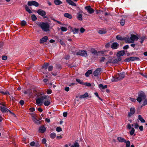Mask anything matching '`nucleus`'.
I'll return each instance as SVG.
<instances>
[{
    "label": "nucleus",
    "mask_w": 147,
    "mask_h": 147,
    "mask_svg": "<svg viewBox=\"0 0 147 147\" xmlns=\"http://www.w3.org/2000/svg\"><path fill=\"white\" fill-rule=\"evenodd\" d=\"M37 25L44 31L47 32L49 30L50 25L49 23L47 22H39Z\"/></svg>",
    "instance_id": "nucleus-2"
},
{
    "label": "nucleus",
    "mask_w": 147,
    "mask_h": 147,
    "mask_svg": "<svg viewBox=\"0 0 147 147\" xmlns=\"http://www.w3.org/2000/svg\"><path fill=\"white\" fill-rule=\"evenodd\" d=\"M106 32L105 30H99L98 31V33L100 34H104L106 33Z\"/></svg>",
    "instance_id": "nucleus-42"
},
{
    "label": "nucleus",
    "mask_w": 147,
    "mask_h": 147,
    "mask_svg": "<svg viewBox=\"0 0 147 147\" xmlns=\"http://www.w3.org/2000/svg\"><path fill=\"white\" fill-rule=\"evenodd\" d=\"M76 55L85 57H86L88 55L86 51L84 50H79L76 53Z\"/></svg>",
    "instance_id": "nucleus-8"
},
{
    "label": "nucleus",
    "mask_w": 147,
    "mask_h": 147,
    "mask_svg": "<svg viewBox=\"0 0 147 147\" xmlns=\"http://www.w3.org/2000/svg\"><path fill=\"white\" fill-rule=\"evenodd\" d=\"M64 16L65 17L70 19H71L72 18L71 15L68 13H65L64 14Z\"/></svg>",
    "instance_id": "nucleus-22"
},
{
    "label": "nucleus",
    "mask_w": 147,
    "mask_h": 147,
    "mask_svg": "<svg viewBox=\"0 0 147 147\" xmlns=\"http://www.w3.org/2000/svg\"><path fill=\"white\" fill-rule=\"evenodd\" d=\"M51 103V102L50 101L48 100H46L45 101L44 104L46 106H48Z\"/></svg>",
    "instance_id": "nucleus-34"
},
{
    "label": "nucleus",
    "mask_w": 147,
    "mask_h": 147,
    "mask_svg": "<svg viewBox=\"0 0 147 147\" xmlns=\"http://www.w3.org/2000/svg\"><path fill=\"white\" fill-rule=\"evenodd\" d=\"M79 145L78 142H75L73 145L71 146V147H79Z\"/></svg>",
    "instance_id": "nucleus-38"
},
{
    "label": "nucleus",
    "mask_w": 147,
    "mask_h": 147,
    "mask_svg": "<svg viewBox=\"0 0 147 147\" xmlns=\"http://www.w3.org/2000/svg\"><path fill=\"white\" fill-rule=\"evenodd\" d=\"M53 69V67L52 65L49 66L48 68V69L49 71H51Z\"/></svg>",
    "instance_id": "nucleus-44"
},
{
    "label": "nucleus",
    "mask_w": 147,
    "mask_h": 147,
    "mask_svg": "<svg viewBox=\"0 0 147 147\" xmlns=\"http://www.w3.org/2000/svg\"><path fill=\"white\" fill-rule=\"evenodd\" d=\"M83 85L87 86L88 87H90L91 86V84L90 83H88V82H86V83H84Z\"/></svg>",
    "instance_id": "nucleus-45"
},
{
    "label": "nucleus",
    "mask_w": 147,
    "mask_h": 147,
    "mask_svg": "<svg viewBox=\"0 0 147 147\" xmlns=\"http://www.w3.org/2000/svg\"><path fill=\"white\" fill-rule=\"evenodd\" d=\"M129 45H127L123 47V49H128L129 48Z\"/></svg>",
    "instance_id": "nucleus-59"
},
{
    "label": "nucleus",
    "mask_w": 147,
    "mask_h": 147,
    "mask_svg": "<svg viewBox=\"0 0 147 147\" xmlns=\"http://www.w3.org/2000/svg\"><path fill=\"white\" fill-rule=\"evenodd\" d=\"M61 29L62 31H65L67 30V28L66 27L62 26L61 27Z\"/></svg>",
    "instance_id": "nucleus-41"
},
{
    "label": "nucleus",
    "mask_w": 147,
    "mask_h": 147,
    "mask_svg": "<svg viewBox=\"0 0 147 147\" xmlns=\"http://www.w3.org/2000/svg\"><path fill=\"white\" fill-rule=\"evenodd\" d=\"M0 104L3 106H0V110L1 112L3 113L7 112L8 109L6 108L5 105L1 103H0Z\"/></svg>",
    "instance_id": "nucleus-12"
},
{
    "label": "nucleus",
    "mask_w": 147,
    "mask_h": 147,
    "mask_svg": "<svg viewBox=\"0 0 147 147\" xmlns=\"http://www.w3.org/2000/svg\"><path fill=\"white\" fill-rule=\"evenodd\" d=\"M35 143L34 142H32L30 143V145L32 146H33L34 145Z\"/></svg>",
    "instance_id": "nucleus-64"
},
{
    "label": "nucleus",
    "mask_w": 147,
    "mask_h": 147,
    "mask_svg": "<svg viewBox=\"0 0 147 147\" xmlns=\"http://www.w3.org/2000/svg\"><path fill=\"white\" fill-rule=\"evenodd\" d=\"M1 93H3L5 95H7V94H9V92L8 91H6L5 92H2Z\"/></svg>",
    "instance_id": "nucleus-61"
},
{
    "label": "nucleus",
    "mask_w": 147,
    "mask_h": 147,
    "mask_svg": "<svg viewBox=\"0 0 147 147\" xmlns=\"http://www.w3.org/2000/svg\"><path fill=\"white\" fill-rule=\"evenodd\" d=\"M31 18L32 20L33 21H35L37 19V18L36 16L34 14H33L32 15Z\"/></svg>",
    "instance_id": "nucleus-35"
},
{
    "label": "nucleus",
    "mask_w": 147,
    "mask_h": 147,
    "mask_svg": "<svg viewBox=\"0 0 147 147\" xmlns=\"http://www.w3.org/2000/svg\"><path fill=\"white\" fill-rule=\"evenodd\" d=\"M89 96L87 92H86L85 94H84L83 95H81L80 97L79 98H80L82 99L83 98H84L86 97H87Z\"/></svg>",
    "instance_id": "nucleus-23"
},
{
    "label": "nucleus",
    "mask_w": 147,
    "mask_h": 147,
    "mask_svg": "<svg viewBox=\"0 0 147 147\" xmlns=\"http://www.w3.org/2000/svg\"><path fill=\"white\" fill-rule=\"evenodd\" d=\"M32 120L34 122L37 124H39L41 123V121H40L39 120H40L41 119H40L39 120L38 119V117L37 115H33L32 116Z\"/></svg>",
    "instance_id": "nucleus-6"
},
{
    "label": "nucleus",
    "mask_w": 147,
    "mask_h": 147,
    "mask_svg": "<svg viewBox=\"0 0 147 147\" xmlns=\"http://www.w3.org/2000/svg\"><path fill=\"white\" fill-rule=\"evenodd\" d=\"M56 136V134L55 133H52L50 135V137L52 139L55 138Z\"/></svg>",
    "instance_id": "nucleus-31"
},
{
    "label": "nucleus",
    "mask_w": 147,
    "mask_h": 147,
    "mask_svg": "<svg viewBox=\"0 0 147 147\" xmlns=\"http://www.w3.org/2000/svg\"><path fill=\"white\" fill-rule=\"evenodd\" d=\"M21 24L22 26H24L26 24V22L25 21L23 20L21 22Z\"/></svg>",
    "instance_id": "nucleus-48"
},
{
    "label": "nucleus",
    "mask_w": 147,
    "mask_h": 147,
    "mask_svg": "<svg viewBox=\"0 0 147 147\" xmlns=\"http://www.w3.org/2000/svg\"><path fill=\"white\" fill-rule=\"evenodd\" d=\"M124 143H126V147H130V142L129 141H126H126Z\"/></svg>",
    "instance_id": "nucleus-33"
},
{
    "label": "nucleus",
    "mask_w": 147,
    "mask_h": 147,
    "mask_svg": "<svg viewBox=\"0 0 147 147\" xmlns=\"http://www.w3.org/2000/svg\"><path fill=\"white\" fill-rule=\"evenodd\" d=\"M145 38L144 37H141L140 38V42L141 44L142 43V42L145 40Z\"/></svg>",
    "instance_id": "nucleus-43"
},
{
    "label": "nucleus",
    "mask_w": 147,
    "mask_h": 147,
    "mask_svg": "<svg viewBox=\"0 0 147 147\" xmlns=\"http://www.w3.org/2000/svg\"><path fill=\"white\" fill-rule=\"evenodd\" d=\"M27 90L28 94L31 95L33 94L32 93V90L31 89H28Z\"/></svg>",
    "instance_id": "nucleus-46"
},
{
    "label": "nucleus",
    "mask_w": 147,
    "mask_h": 147,
    "mask_svg": "<svg viewBox=\"0 0 147 147\" xmlns=\"http://www.w3.org/2000/svg\"><path fill=\"white\" fill-rule=\"evenodd\" d=\"M52 90L51 89H48L47 90V92L48 94H50L51 93Z\"/></svg>",
    "instance_id": "nucleus-51"
},
{
    "label": "nucleus",
    "mask_w": 147,
    "mask_h": 147,
    "mask_svg": "<svg viewBox=\"0 0 147 147\" xmlns=\"http://www.w3.org/2000/svg\"><path fill=\"white\" fill-rule=\"evenodd\" d=\"M135 112V109L134 108H131L130 109V112L128 113V117H131L132 115L134 114Z\"/></svg>",
    "instance_id": "nucleus-16"
},
{
    "label": "nucleus",
    "mask_w": 147,
    "mask_h": 147,
    "mask_svg": "<svg viewBox=\"0 0 147 147\" xmlns=\"http://www.w3.org/2000/svg\"><path fill=\"white\" fill-rule=\"evenodd\" d=\"M134 129L133 127L131 129V130L129 133L130 135L131 136H132L134 134Z\"/></svg>",
    "instance_id": "nucleus-37"
},
{
    "label": "nucleus",
    "mask_w": 147,
    "mask_h": 147,
    "mask_svg": "<svg viewBox=\"0 0 147 147\" xmlns=\"http://www.w3.org/2000/svg\"><path fill=\"white\" fill-rule=\"evenodd\" d=\"M54 3L57 5H59L62 4V2L59 0H55L54 1Z\"/></svg>",
    "instance_id": "nucleus-25"
},
{
    "label": "nucleus",
    "mask_w": 147,
    "mask_h": 147,
    "mask_svg": "<svg viewBox=\"0 0 147 147\" xmlns=\"http://www.w3.org/2000/svg\"><path fill=\"white\" fill-rule=\"evenodd\" d=\"M82 11H81L77 14V18L78 20L80 21H82Z\"/></svg>",
    "instance_id": "nucleus-14"
},
{
    "label": "nucleus",
    "mask_w": 147,
    "mask_h": 147,
    "mask_svg": "<svg viewBox=\"0 0 147 147\" xmlns=\"http://www.w3.org/2000/svg\"><path fill=\"white\" fill-rule=\"evenodd\" d=\"M116 38L118 40H125L124 39L126 38V37H124L123 38L122 37H121L119 35H117L116 36Z\"/></svg>",
    "instance_id": "nucleus-29"
},
{
    "label": "nucleus",
    "mask_w": 147,
    "mask_h": 147,
    "mask_svg": "<svg viewBox=\"0 0 147 147\" xmlns=\"http://www.w3.org/2000/svg\"><path fill=\"white\" fill-rule=\"evenodd\" d=\"M85 30L83 28H81L80 29V31L81 33H82L85 32Z\"/></svg>",
    "instance_id": "nucleus-50"
},
{
    "label": "nucleus",
    "mask_w": 147,
    "mask_h": 147,
    "mask_svg": "<svg viewBox=\"0 0 147 147\" xmlns=\"http://www.w3.org/2000/svg\"><path fill=\"white\" fill-rule=\"evenodd\" d=\"M20 103L21 105H24V100H21L20 101Z\"/></svg>",
    "instance_id": "nucleus-60"
},
{
    "label": "nucleus",
    "mask_w": 147,
    "mask_h": 147,
    "mask_svg": "<svg viewBox=\"0 0 147 147\" xmlns=\"http://www.w3.org/2000/svg\"><path fill=\"white\" fill-rule=\"evenodd\" d=\"M118 62V60L117 59H114L113 61H108L106 63V64L107 65L109 63H115Z\"/></svg>",
    "instance_id": "nucleus-24"
},
{
    "label": "nucleus",
    "mask_w": 147,
    "mask_h": 147,
    "mask_svg": "<svg viewBox=\"0 0 147 147\" xmlns=\"http://www.w3.org/2000/svg\"><path fill=\"white\" fill-rule=\"evenodd\" d=\"M146 96L143 92H141L138 94V97L137 98L136 100L139 102L140 103L142 100H144L146 98Z\"/></svg>",
    "instance_id": "nucleus-5"
},
{
    "label": "nucleus",
    "mask_w": 147,
    "mask_h": 147,
    "mask_svg": "<svg viewBox=\"0 0 147 147\" xmlns=\"http://www.w3.org/2000/svg\"><path fill=\"white\" fill-rule=\"evenodd\" d=\"M69 90V87H66L65 88V90L67 92Z\"/></svg>",
    "instance_id": "nucleus-63"
},
{
    "label": "nucleus",
    "mask_w": 147,
    "mask_h": 147,
    "mask_svg": "<svg viewBox=\"0 0 147 147\" xmlns=\"http://www.w3.org/2000/svg\"><path fill=\"white\" fill-rule=\"evenodd\" d=\"M37 12L39 15L41 16L44 18H46L45 16L46 12L43 10L39 9L37 11Z\"/></svg>",
    "instance_id": "nucleus-10"
},
{
    "label": "nucleus",
    "mask_w": 147,
    "mask_h": 147,
    "mask_svg": "<svg viewBox=\"0 0 147 147\" xmlns=\"http://www.w3.org/2000/svg\"><path fill=\"white\" fill-rule=\"evenodd\" d=\"M67 2L69 5L72 6H76V4L71 0H66Z\"/></svg>",
    "instance_id": "nucleus-21"
},
{
    "label": "nucleus",
    "mask_w": 147,
    "mask_h": 147,
    "mask_svg": "<svg viewBox=\"0 0 147 147\" xmlns=\"http://www.w3.org/2000/svg\"><path fill=\"white\" fill-rule=\"evenodd\" d=\"M49 97L48 96L44 95L42 96L36 100V103L37 105H39L41 103L43 102L44 100H48Z\"/></svg>",
    "instance_id": "nucleus-4"
},
{
    "label": "nucleus",
    "mask_w": 147,
    "mask_h": 147,
    "mask_svg": "<svg viewBox=\"0 0 147 147\" xmlns=\"http://www.w3.org/2000/svg\"><path fill=\"white\" fill-rule=\"evenodd\" d=\"M28 4L29 6H31L32 5H34L36 7H38L39 5L38 3L34 1H28Z\"/></svg>",
    "instance_id": "nucleus-13"
},
{
    "label": "nucleus",
    "mask_w": 147,
    "mask_h": 147,
    "mask_svg": "<svg viewBox=\"0 0 147 147\" xmlns=\"http://www.w3.org/2000/svg\"><path fill=\"white\" fill-rule=\"evenodd\" d=\"M125 74L124 73L122 72L117 74L115 77H113L111 79L112 82H117L122 80L124 78Z\"/></svg>",
    "instance_id": "nucleus-3"
},
{
    "label": "nucleus",
    "mask_w": 147,
    "mask_h": 147,
    "mask_svg": "<svg viewBox=\"0 0 147 147\" xmlns=\"http://www.w3.org/2000/svg\"><path fill=\"white\" fill-rule=\"evenodd\" d=\"M67 112H64L63 113V115L64 117H65L67 116Z\"/></svg>",
    "instance_id": "nucleus-62"
},
{
    "label": "nucleus",
    "mask_w": 147,
    "mask_h": 147,
    "mask_svg": "<svg viewBox=\"0 0 147 147\" xmlns=\"http://www.w3.org/2000/svg\"><path fill=\"white\" fill-rule=\"evenodd\" d=\"M76 81L78 83H79L83 85L84 83L83 82L82 80H81L79 79H76Z\"/></svg>",
    "instance_id": "nucleus-40"
},
{
    "label": "nucleus",
    "mask_w": 147,
    "mask_h": 147,
    "mask_svg": "<svg viewBox=\"0 0 147 147\" xmlns=\"http://www.w3.org/2000/svg\"><path fill=\"white\" fill-rule=\"evenodd\" d=\"M72 31L73 32L74 34L78 33L79 31V29L78 28H75L72 29Z\"/></svg>",
    "instance_id": "nucleus-28"
},
{
    "label": "nucleus",
    "mask_w": 147,
    "mask_h": 147,
    "mask_svg": "<svg viewBox=\"0 0 147 147\" xmlns=\"http://www.w3.org/2000/svg\"><path fill=\"white\" fill-rule=\"evenodd\" d=\"M91 52L94 55H96L97 54V52L94 49H92L91 50Z\"/></svg>",
    "instance_id": "nucleus-36"
},
{
    "label": "nucleus",
    "mask_w": 147,
    "mask_h": 147,
    "mask_svg": "<svg viewBox=\"0 0 147 147\" xmlns=\"http://www.w3.org/2000/svg\"><path fill=\"white\" fill-rule=\"evenodd\" d=\"M46 142V140L45 138H43L42 140V143L43 144H45Z\"/></svg>",
    "instance_id": "nucleus-56"
},
{
    "label": "nucleus",
    "mask_w": 147,
    "mask_h": 147,
    "mask_svg": "<svg viewBox=\"0 0 147 147\" xmlns=\"http://www.w3.org/2000/svg\"><path fill=\"white\" fill-rule=\"evenodd\" d=\"M110 46H111L110 43H107L106 45H105V47L106 48H107L109 47Z\"/></svg>",
    "instance_id": "nucleus-55"
},
{
    "label": "nucleus",
    "mask_w": 147,
    "mask_h": 147,
    "mask_svg": "<svg viewBox=\"0 0 147 147\" xmlns=\"http://www.w3.org/2000/svg\"><path fill=\"white\" fill-rule=\"evenodd\" d=\"M139 38L137 36L135 35L132 34L131 35L130 37L127 36L124 39L126 43H134L135 41L137 40Z\"/></svg>",
    "instance_id": "nucleus-1"
},
{
    "label": "nucleus",
    "mask_w": 147,
    "mask_h": 147,
    "mask_svg": "<svg viewBox=\"0 0 147 147\" xmlns=\"http://www.w3.org/2000/svg\"><path fill=\"white\" fill-rule=\"evenodd\" d=\"M138 119L142 123H144L145 121V120L143 118L141 115H139L138 117Z\"/></svg>",
    "instance_id": "nucleus-30"
},
{
    "label": "nucleus",
    "mask_w": 147,
    "mask_h": 147,
    "mask_svg": "<svg viewBox=\"0 0 147 147\" xmlns=\"http://www.w3.org/2000/svg\"><path fill=\"white\" fill-rule=\"evenodd\" d=\"M127 128L129 129L132 128L131 125L130 123H128L127 126Z\"/></svg>",
    "instance_id": "nucleus-52"
},
{
    "label": "nucleus",
    "mask_w": 147,
    "mask_h": 147,
    "mask_svg": "<svg viewBox=\"0 0 147 147\" xmlns=\"http://www.w3.org/2000/svg\"><path fill=\"white\" fill-rule=\"evenodd\" d=\"M49 64L47 63H45L44 65L42 66V68L44 69L45 70H46L47 69V67L49 66Z\"/></svg>",
    "instance_id": "nucleus-27"
},
{
    "label": "nucleus",
    "mask_w": 147,
    "mask_h": 147,
    "mask_svg": "<svg viewBox=\"0 0 147 147\" xmlns=\"http://www.w3.org/2000/svg\"><path fill=\"white\" fill-rule=\"evenodd\" d=\"M117 140L120 142H124L126 141V140L123 138L119 137L117 138Z\"/></svg>",
    "instance_id": "nucleus-20"
},
{
    "label": "nucleus",
    "mask_w": 147,
    "mask_h": 147,
    "mask_svg": "<svg viewBox=\"0 0 147 147\" xmlns=\"http://www.w3.org/2000/svg\"><path fill=\"white\" fill-rule=\"evenodd\" d=\"M144 101L143 104L142 105V107H143L145 106L146 105H147V99H146V98L144 100Z\"/></svg>",
    "instance_id": "nucleus-39"
},
{
    "label": "nucleus",
    "mask_w": 147,
    "mask_h": 147,
    "mask_svg": "<svg viewBox=\"0 0 147 147\" xmlns=\"http://www.w3.org/2000/svg\"><path fill=\"white\" fill-rule=\"evenodd\" d=\"M61 66L60 64H57L56 65V68L57 69H59L61 68Z\"/></svg>",
    "instance_id": "nucleus-58"
},
{
    "label": "nucleus",
    "mask_w": 147,
    "mask_h": 147,
    "mask_svg": "<svg viewBox=\"0 0 147 147\" xmlns=\"http://www.w3.org/2000/svg\"><path fill=\"white\" fill-rule=\"evenodd\" d=\"M140 60L139 58L136 57H128L126 58L125 61V62H129L131 61H133L135 60L139 61Z\"/></svg>",
    "instance_id": "nucleus-7"
},
{
    "label": "nucleus",
    "mask_w": 147,
    "mask_h": 147,
    "mask_svg": "<svg viewBox=\"0 0 147 147\" xmlns=\"http://www.w3.org/2000/svg\"><path fill=\"white\" fill-rule=\"evenodd\" d=\"M25 9L26 11L28 12L29 13H32L31 11L29 9V7L27 5L25 6Z\"/></svg>",
    "instance_id": "nucleus-32"
},
{
    "label": "nucleus",
    "mask_w": 147,
    "mask_h": 147,
    "mask_svg": "<svg viewBox=\"0 0 147 147\" xmlns=\"http://www.w3.org/2000/svg\"><path fill=\"white\" fill-rule=\"evenodd\" d=\"M120 24L121 26H123L125 24V21L124 20L122 19L120 21Z\"/></svg>",
    "instance_id": "nucleus-47"
},
{
    "label": "nucleus",
    "mask_w": 147,
    "mask_h": 147,
    "mask_svg": "<svg viewBox=\"0 0 147 147\" xmlns=\"http://www.w3.org/2000/svg\"><path fill=\"white\" fill-rule=\"evenodd\" d=\"M48 39V37L45 36L43 37L40 40V43L42 44L44 42H46Z\"/></svg>",
    "instance_id": "nucleus-17"
},
{
    "label": "nucleus",
    "mask_w": 147,
    "mask_h": 147,
    "mask_svg": "<svg viewBox=\"0 0 147 147\" xmlns=\"http://www.w3.org/2000/svg\"><path fill=\"white\" fill-rule=\"evenodd\" d=\"M101 72V68H98L95 70L93 73L94 76L98 77L100 75Z\"/></svg>",
    "instance_id": "nucleus-9"
},
{
    "label": "nucleus",
    "mask_w": 147,
    "mask_h": 147,
    "mask_svg": "<svg viewBox=\"0 0 147 147\" xmlns=\"http://www.w3.org/2000/svg\"><path fill=\"white\" fill-rule=\"evenodd\" d=\"M46 131V128L44 126H42L39 128V131L41 133H44Z\"/></svg>",
    "instance_id": "nucleus-19"
},
{
    "label": "nucleus",
    "mask_w": 147,
    "mask_h": 147,
    "mask_svg": "<svg viewBox=\"0 0 147 147\" xmlns=\"http://www.w3.org/2000/svg\"><path fill=\"white\" fill-rule=\"evenodd\" d=\"M99 87L100 88L104 89V86L102 84H100L99 86Z\"/></svg>",
    "instance_id": "nucleus-57"
},
{
    "label": "nucleus",
    "mask_w": 147,
    "mask_h": 147,
    "mask_svg": "<svg viewBox=\"0 0 147 147\" xmlns=\"http://www.w3.org/2000/svg\"><path fill=\"white\" fill-rule=\"evenodd\" d=\"M56 130L58 132H60L62 131V129L60 127H57Z\"/></svg>",
    "instance_id": "nucleus-49"
},
{
    "label": "nucleus",
    "mask_w": 147,
    "mask_h": 147,
    "mask_svg": "<svg viewBox=\"0 0 147 147\" xmlns=\"http://www.w3.org/2000/svg\"><path fill=\"white\" fill-rule=\"evenodd\" d=\"M125 51H121L118 52L117 54V57H120L123 56L125 54Z\"/></svg>",
    "instance_id": "nucleus-18"
},
{
    "label": "nucleus",
    "mask_w": 147,
    "mask_h": 147,
    "mask_svg": "<svg viewBox=\"0 0 147 147\" xmlns=\"http://www.w3.org/2000/svg\"><path fill=\"white\" fill-rule=\"evenodd\" d=\"M92 73V71L91 70H89L85 73V75L86 77L89 76L90 74H91Z\"/></svg>",
    "instance_id": "nucleus-26"
},
{
    "label": "nucleus",
    "mask_w": 147,
    "mask_h": 147,
    "mask_svg": "<svg viewBox=\"0 0 147 147\" xmlns=\"http://www.w3.org/2000/svg\"><path fill=\"white\" fill-rule=\"evenodd\" d=\"M2 59L3 60H6L7 59V57L5 55L3 56L2 57Z\"/></svg>",
    "instance_id": "nucleus-54"
},
{
    "label": "nucleus",
    "mask_w": 147,
    "mask_h": 147,
    "mask_svg": "<svg viewBox=\"0 0 147 147\" xmlns=\"http://www.w3.org/2000/svg\"><path fill=\"white\" fill-rule=\"evenodd\" d=\"M85 8L89 13L92 14L94 12V9L92 8L90 6H86L85 7Z\"/></svg>",
    "instance_id": "nucleus-11"
},
{
    "label": "nucleus",
    "mask_w": 147,
    "mask_h": 147,
    "mask_svg": "<svg viewBox=\"0 0 147 147\" xmlns=\"http://www.w3.org/2000/svg\"><path fill=\"white\" fill-rule=\"evenodd\" d=\"M105 58L103 57H102L101 58V59L100 60V62H104L105 61Z\"/></svg>",
    "instance_id": "nucleus-53"
},
{
    "label": "nucleus",
    "mask_w": 147,
    "mask_h": 147,
    "mask_svg": "<svg viewBox=\"0 0 147 147\" xmlns=\"http://www.w3.org/2000/svg\"><path fill=\"white\" fill-rule=\"evenodd\" d=\"M119 45V44H118L117 42H114L112 44V45H111V47L113 49H117L118 48Z\"/></svg>",
    "instance_id": "nucleus-15"
}]
</instances>
